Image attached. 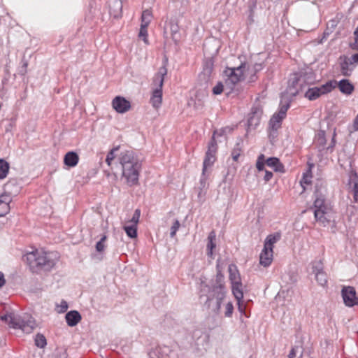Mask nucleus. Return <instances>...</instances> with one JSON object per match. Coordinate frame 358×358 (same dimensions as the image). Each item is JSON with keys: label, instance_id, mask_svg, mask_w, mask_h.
<instances>
[{"label": "nucleus", "instance_id": "46", "mask_svg": "<svg viewBox=\"0 0 358 358\" xmlns=\"http://www.w3.org/2000/svg\"><path fill=\"white\" fill-rule=\"evenodd\" d=\"M140 216H141V210L139 209H136L134 211V213L130 220V222L131 223V224L137 226V224L139 222Z\"/></svg>", "mask_w": 358, "mask_h": 358}, {"label": "nucleus", "instance_id": "59", "mask_svg": "<svg viewBox=\"0 0 358 358\" xmlns=\"http://www.w3.org/2000/svg\"><path fill=\"white\" fill-rule=\"evenodd\" d=\"M62 312H65L68 308V304L65 301L61 302Z\"/></svg>", "mask_w": 358, "mask_h": 358}, {"label": "nucleus", "instance_id": "39", "mask_svg": "<svg viewBox=\"0 0 358 358\" xmlns=\"http://www.w3.org/2000/svg\"><path fill=\"white\" fill-rule=\"evenodd\" d=\"M119 150V146L113 148L107 155L106 162L108 166L111 164L112 161L115 158V152Z\"/></svg>", "mask_w": 358, "mask_h": 358}, {"label": "nucleus", "instance_id": "51", "mask_svg": "<svg viewBox=\"0 0 358 358\" xmlns=\"http://www.w3.org/2000/svg\"><path fill=\"white\" fill-rule=\"evenodd\" d=\"M237 304H238V309L239 312L245 314V307L243 306V301L242 300L237 301Z\"/></svg>", "mask_w": 358, "mask_h": 358}, {"label": "nucleus", "instance_id": "16", "mask_svg": "<svg viewBox=\"0 0 358 358\" xmlns=\"http://www.w3.org/2000/svg\"><path fill=\"white\" fill-rule=\"evenodd\" d=\"M167 74V69L165 65L160 67L158 72L153 78L152 85L155 87L153 90H162L164 76Z\"/></svg>", "mask_w": 358, "mask_h": 358}, {"label": "nucleus", "instance_id": "8", "mask_svg": "<svg viewBox=\"0 0 358 358\" xmlns=\"http://www.w3.org/2000/svg\"><path fill=\"white\" fill-rule=\"evenodd\" d=\"M265 164L276 172H284V166L278 158L270 157L266 159L264 155L261 154L257 158L256 167L258 171H261L264 170Z\"/></svg>", "mask_w": 358, "mask_h": 358}, {"label": "nucleus", "instance_id": "53", "mask_svg": "<svg viewBox=\"0 0 358 358\" xmlns=\"http://www.w3.org/2000/svg\"><path fill=\"white\" fill-rule=\"evenodd\" d=\"M349 59L355 66L358 64V54H354L351 57H349Z\"/></svg>", "mask_w": 358, "mask_h": 358}, {"label": "nucleus", "instance_id": "33", "mask_svg": "<svg viewBox=\"0 0 358 358\" xmlns=\"http://www.w3.org/2000/svg\"><path fill=\"white\" fill-rule=\"evenodd\" d=\"M314 274L315 275V280L320 285L324 286L327 284V277L324 271Z\"/></svg>", "mask_w": 358, "mask_h": 358}, {"label": "nucleus", "instance_id": "24", "mask_svg": "<svg viewBox=\"0 0 358 358\" xmlns=\"http://www.w3.org/2000/svg\"><path fill=\"white\" fill-rule=\"evenodd\" d=\"M282 237V234L280 231H276L268 235L264 241V246H273L276 244Z\"/></svg>", "mask_w": 358, "mask_h": 358}, {"label": "nucleus", "instance_id": "30", "mask_svg": "<svg viewBox=\"0 0 358 358\" xmlns=\"http://www.w3.org/2000/svg\"><path fill=\"white\" fill-rule=\"evenodd\" d=\"M9 170V164L3 159H0V179L6 177Z\"/></svg>", "mask_w": 358, "mask_h": 358}, {"label": "nucleus", "instance_id": "45", "mask_svg": "<svg viewBox=\"0 0 358 358\" xmlns=\"http://www.w3.org/2000/svg\"><path fill=\"white\" fill-rule=\"evenodd\" d=\"M234 311V306L231 302L227 303L225 306L224 316L227 317H231Z\"/></svg>", "mask_w": 358, "mask_h": 358}, {"label": "nucleus", "instance_id": "11", "mask_svg": "<svg viewBox=\"0 0 358 358\" xmlns=\"http://www.w3.org/2000/svg\"><path fill=\"white\" fill-rule=\"evenodd\" d=\"M341 295L346 306L352 307L358 303V298L356 296V291L353 287H343Z\"/></svg>", "mask_w": 358, "mask_h": 358}, {"label": "nucleus", "instance_id": "55", "mask_svg": "<svg viewBox=\"0 0 358 358\" xmlns=\"http://www.w3.org/2000/svg\"><path fill=\"white\" fill-rule=\"evenodd\" d=\"M27 66H28L27 62H24L21 70L20 71V73L21 75L24 76L26 74Z\"/></svg>", "mask_w": 358, "mask_h": 358}, {"label": "nucleus", "instance_id": "15", "mask_svg": "<svg viewBox=\"0 0 358 358\" xmlns=\"http://www.w3.org/2000/svg\"><path fill=\"white\" fill-rule=\"evenodd\" d=\"M273 248H263L259 255V264L264 267H268L273 262Z\"/></svg>", "mask_w": 358, "mask_h": 358}, {"label": "nucleus", "instance_id": "37", "mask_svg": "<svg viewBox=\"0 0 358 358\" xmlns=\"http://www.w3.org/2000/svg\"><path fill=\"white\" fill-rule=\"evenodd\" d=\"M262 69V65L260 64H255L253 66H249L246 63V69L245 73L248 74H255L257 71H259Z\"/></svg>", "mask_w": 358, "mask_h": 358}, {"label": "nucleus", "instance_id": "22", "mask_svg": "<svg viewBox=\"0 0 358 358\" xmlns=\"http://www.w3.org/2000/svg\"><path fill=\"white\" fill-rule=\"evenodd\" d=\"M150 101L155 108H159L162 102V90H153Z\"/></svg>", "mask_w": 358, "mask_h": 358}, {"label": "nucleus", "instance_id": "19", "mask_svg": "<svg viewBox=\"0 0 358 358\" xmlns=\"http://www.w3.org/2000/svg\"><path fill=\"white\" fill-rule=\"evenodd\" d=\"M81 315L77 310H71L65 315L67 324L69 327H75L81 320Z\"/></svg>", "mask_w": 358, "mask_h": 358}, {"label": "nucleus", "instance_id": "7", "mask_svg": "<svg viewBox=\"0 0 358 358\" xmlns=\"http://www.w3.org/2000/svg\"><path fill=\"white\" fill-rule=\"evenodd\" d=\"M336 85V81L329 80L320 86L310 87L306 92L305 96L310 101L315 100L322 95L331 92Z\"/></svg>", "mask_w": 358, "mask_h": 358}, {"label": "nucleus", "instance_id": "42", "mask_svg": "<svg viewBox=\"0 0 358 358\" xmlns=\"http://www.w3.org/2000/svg\"><path fill=\"white\" fill-rule=\"evenodd\" d=\"M321 271H323V265L321 260L313 262L312 265V272L316 273Z\"/></svg>", "mask_w": 358, "mask_h": 358}, {"label": "nucleus", "instance_id": "47", "mask_svg": "<svg viewBox=\"0 0 358 358\" xmlns=\"http://www.w3.org/2000/svg\"><path fill=\"white\" fill-rule=\"evenodd\" d=\"M207 178L208 176H206V172L203 173V169H202V174L200 179V189L202 190L203 189H205L207 185Z\"/></svg>", "mask_w": 358, "mask_h": 358}, {"label": "nucleus", "instance_id": "5", "mask_svg": "<svg viewBox=\"0 0 358 358\" xmlns=\"http://www.w3.org/2000/svg\"><path fill=\"white\" fill-rule=\"evenodd\" d=\"M1 320L8 323L10 327L21 329L26 334L31 333L36 327L34 319L28 314L20 315L10 313L1 316Z\"/></svg>", "mask_w": 358, "mask_h": 358}, {"label": "nucleus", "instance_id": "34", "mask_svg": "<svg viewBox=\"0 0 358 358\" xmlns=\"http://www.w3.org/2000/svg\"><path fill=\"white\" fill-rule=\"evenodd\" d=\"M170 29L172 36V38L175 42H177L179 40V27L177 24H174L173 22L170 23Z\"/></svg>", "mask_w": 358, "mask_h": 358}, {"label": "nucleus", "instance_id": "13", "mask_svg": "<svg viewBox=\"0 0 358 358\" xmlns=\"http://www.w3.org/2000/svg\"><path fill=\"white\" fill-rule=\"evenodd\" d=\"M302 79L303 77L300 76L299 73H294L289 78L288 82V88L291 94L295 95L299 93V91L302 89Z\"/></svg>", "mask_w": 358, "mask_h": 358}, {"label": "nucleus", "instance_id": "14", "mask_svg": "<svg viewBox=\"0 0 358 358\" xmlns=\"http://www.w3.org/2000/svg\"><path fill=\"white\" fill-rule=\"evenodd\" d=\"M340 59L341 71L345 76H350L355 68V65L352 63L349 57L341 56Z\"/></svg>", "mask_w": 358, "mask_h": 358}, {"label": "nucleus", "instance_id": "58", "mask_svg": "<svg viewBox=\"0 0 358 358\" xmlns=\"http://www.w3.org/2000/svg\"><path fill=\"white\" fill-rule=\"evenodd\" d=\"M216 248H208L207 249V255L210 257V258H213V250L215 249Z\"/></svg>", "mask_w": 358, "mask_h": 358}, {"label": "nucleus", "instance_id": "32", "mask_svg": "<svg viewBox=\"0 0 358 358\" xmlns=\"http://www.w3.org/2000/svg\"><path fill=\"white\" fill-rule=\"evenodd\" d=\"M124 229L130 238H135L137 236V226L136 225H126L124 227Z\"/></svg>", "mask_w": 358, "mask_h": 358}, {"label": "nucleus", "instance_id": "17", "mask_svg": "<svg viewBox=\"0 0 358 358\" xmlns=\"http://www.w3.org/2000/svg\"><path fill=\"white\" fill-rule=\"evenodd\" d=\"M284 118L277 113H275L269 121L270 136L275 137L277 130L280 128L282 121Z\"/></svg>", "mask_w": 358, "mask_h": 358}, {"label": "nucleus", "instance_id": "57", "mask_svg": "<svg viewBox=\"0 0 358 358\" xmlns=\"http://www.w3.org/2000/svg\"><path fill=\"white\" fill-rule=\"evenodd\" d=\"M352 50L358 51V38H355V41L350 45Z\"/></svg>", "mask_w": 358, "mask_h": 358}, {"label": "nucleus", "instance_id": "41", "mask_svg": "<svg viewBox=\"0 0 358 358\" xmlns=\"http://www.w3.org/2000/svg\"><path fill=\"white\" fill-rule=\"evenodd\" d=\"M180 227V222L178 220H175L173 225L171 226V227L170 229L171 237L173 238L175 236V235L176 234V232L179 229Z\"/></svg>", "mask_w": 358, "mask_h": 358}, {"label": "nucleus", "instance_id": "61", "mask_svg": "<svg viewBox=\"0 0 358 358\" xmlns=\"http://www.w3.org/2000/svg\"><path fill=\"white\" fill-rule=\"evenodd\" d=\"M115 3L120 8V10H121V8H122V3L119 0H115Z\"/></svg>", "mask_w": 358, "mask_h": 358}, {"label": "nucleus", "instance_id": "6", "mask_svg": "<svg viewBox=\"0 0 358 358\" xmlns=\"http://www.w3.org/2000/svg\"><path fill=\"white\" fill-rule=\"evenodd\" d=\"M245 69L246 63H242L238 67L227 68L224 71L225 76H227L225 87L232 90L237 83L243 80Z\"/></svg>", "mask_w": 358, "mask_h": 358}, {"label": "nucleus", "instance_id": "4", "mask_svg": "<svg viewBox=\"0 0 358 358\" xmlns=\"http://www.w3.org/2000/svg\"><path fill=\"white\" fill-rule=\"evenodd\" d=\"M226 296V288L220 286L210 287L202 285L200 299L203 301L204 305L212 310L215 314H219L221 304Z\"/></svg>", "mask_w": 358, "mask_h": 358}, {"label": "nucleus", "instance_id": "38", "mask_svg": "<svg viewBox=\"0 0 358 358\" xmlns=\"http://www.w3.org/2000/svg\"><path fill=\"white\" fill-rule=\"evenodd\" d=\"M148 27V26H144V25L141 24V29H140V31H139V34H138L139 38H142L143 41L146 44L148 43V30H147Z\"/></svg>", "mask_w": 358, "mask_h": 358}, {"label": "nucleus", "instance_id": "60", "mask_svg": "<svg viewBox=\"0 0 358 358\" xmlns=\"http://www.w3.org/2000/svg\"><path fill=\"white\" fill-rule=\"evenodd\" d=\"M106 236H103L101 239L100 241H99L95 246H103V243L104 242V241L106 240Z\"/></svg>", "mask_w": 358, "mask_h": 358}, {"label": "nucleus", "instance_id": "12", "mask_svg": "<svg viewBox=\"0 0 358 358\" xmlns=\"http://www.w3.org/2000/svg\"><path fill=\"white\" fill-rule=\"evenodd\" d=\"M113 108L118 113H124L131 108L130 102L125 98L117 96L112 101Z\"/></svg>", "mask_w": 358, "mask_h": 358}, {"label": "nucleus", "instance_id": "27", "mask_svg": "<svg viewBox=\"0 0 358 358\" xmlns=\"http://www.w3.org/2000/svg\"><path fill=\"white\" fill-rule=\"evenodd\" d=\"M300 76L303 77V79H302V85L303 86V84H311L313 83L315 81V78L313 76V73L312 71H306L305 73H300Z\"/></svg>", "mask_w": 358, "mask_h": 358}, {"label": "nucleus", "instance_id": "1", "mask_svg": "<svg viewBox=\"0 0 358 358\" xmlns=\"http://www.w3.org/2000/svg\"><path fill=\"white\" fill-rule=\"evenodd\" d=\"M119 161L122 168V176L130 185H137L142 164L132 150L121 152Z\"/></svg>", "mask_w": 358, "mask_h": 358}, {"label": "nucleus", "instance_id": "54", "mask_svg": "<svg viewBox=\"0 0 358 358\" xmlns=\"http://www.w3.org/2000/svg\"><path fill=\"white\" fill-rule=\"evenodd\" d=\"M296 348H297V347H293L291 349V350H290V352H289V353L288 355V358H295L296 357Z\"/></svg>", "mask_w": 358, "mask_h": 358}, {"label": "nucleus", "instance_id": "20", "mask_svg": "<svg viewBox=\"0 0 358 358\" xmlns=\"http://www.w3.org/2000/svg\"><path fill=\"white\" fill-rule=\"evenodd\" d=\"M339 90L344 94L346 95H350L354 90L355 87L354 85L350 82L349 80L347 79H343L340 80L338 83Z\"/></svg>", "mask_w": 358, "mask_h": 358}, {"label": "nucleus", "instance_id": "23", "mask_svg": "<svg viewBox=\"0 0 358 358\" xmlns=\"http://www.w3.org/2000/svg\"><path fill=\"white\" fill-rule=\"evenodd\" d=\"M229 280L231 281V283H236L241 282V278L239 273L238 270L237 269V267L234 264H230L229 266Z\"/></svg>", "mask_w": 358, "mask_h": 358}, {"label": "nucleus", "instance_id": "29", "mask_svg": "<svg viewBox=\"0 0 358 358\" xmlns=\"http://www.w3.org/2000/svg\"><path fill=\"white\" fill-rule=\"evenodd\" d=\"M152 13L149 10H145L143 12L141 16V24L144 26H148L152 20Z\"/></svg>", "mask_w": 358, "mask_h": 358}, {"label": "nucleus", "instance_id": "21", "mask_svg": "<svg viewBox=\"0 0 358 358\" xmlns=\"http://www.w3.org/2000/svg\"><path fill=\"white\" fill-rule=\"evenodd\" d=\"M79 162L78 155L73 151L68 152L64 157V163L69 167L76 166Z\"/></svg>", "mask_w": 358, "mask_h": 358}, {"label": "nucleus", "instance_id": "9", "mask_svg": "<svg viewBox=\"0 0 358 358\" xmlns=\"http://www.w3.org/2000/svg\"><path fill=\"white\" fill-rule=\"evenodd\" d=\"M263 110L259 104L252 106L248 114V127L249 129H255L259 124Z\"/></svg>", "mask_w": 358, "mask_h": 358}, {"label": "nucleus", "instance_id": "36", "mask_svg": "<svg viewBox=\"0 0 358 358\" xmlns=\"http://www.w3.org/2000/svg\"><path fill=\"white\" fill-rule=\"evenodd\" d=\"M224 280V275L220 272H218L216 275L215 281L213 282L210 287L220 286L222 288H225Z\"/></svg>", "mask_w": 358, "mask_h": 358}, {"label": "nucleus", "instance_id": "49", "mask_svg": "<svg viewBox=\"0 0 358 358\" xmlns=\"http://www.w3.org/2000/svg\"><path fill=\"white\" fill-rule=\"evenodd\" d=\"M357 131H358V113L353 121L352 129L350 130V132Z\"/></svg>", "mask_w": 358, "mask_h": 358}, {"label": "nucleus", "instance_id": "50", "mask_svg": "<svg viewBox=\"0 0 358 358\" xmlns=\"http://www.w3.org/2000/svg\"><path fill=\"white\" fill-rule=\"evenodd\" d=\"M272 177L273 173L269 171L265 170V176L264 177L265 182H268L272 178Z\"/></svg>", "mask_w": 358, "mask_h": 358}, {"label": "nucleus", "instance_id": "2", "mask_svg": "<svg viewBox=\"0 0 358 358\" xmlns=\"http://www.w3.org/2000/svg\"><path fill=\"white\" fill-rule=\"evenodd\" d=\"M26 258L30 270L38 273L42 271H50L55 264L57 255L45 252L43 248H35L34 250L26 255Z\"/></svg>", "mask_w": 358, "mask_h": 358}, {"label": "nucleus", "instance_id": "10", "mask_svg": "<svg viewBox=\"0 0 358 358\" xmlns=\"http://www.w3.org/2000/svg\"><path fill=\"white\" fill-rule=\"evenodd\" d=\"M217 151V143L214 138H212V140L208 144V150L206 153V157L203 163V173L207 171V169L210 167L214 162L215 161V153Z\"/></svg>", "mask_w": 358, "mask_h": 358}, {"label": "nucleus", "instance_id": "35", "mask_svg": "<svg viewBox=\"0 0 358 358\" xmlns=\"http://www.w3.org/2000/svg\"><path fill=\"white\" fill-rule=\"evenodd\" d=\"M35 344L40 348H44L47 344L45 337L43 334H38L35 338Z\"/></svg>", "mask_w": 358, "mask_h": 358}, {"label": "nucleus", "instance_id": "52", "mask_svg": "<svg viewBox=\"0 0 358 358\" xmlns=\"http://www.w3.org/2000/svg\"><path fill=\"white\" fill-rule=\"evenodd\" d=\"M53 358H67V354L65 351H61L56 353Z\"/></svg>", "mask_w": 358, "mask_h": 358}, {"label": "nucleus", "instance_id": "18", "mask_svg": "<svg viewBox=\"0 0 358 358\" xmlns=\"http://www.w3.org/2000/svg\"><path fill=\"white\" fill-rule=\"evenodd\" d=\"M10 201L11 197L9 194L5 193L0 195V217H3L9 213Z\"/></svg>", "mask_w": 358, "mask_h": 358}, {"label": "nucleus", "instance_id": "43", "mask_svg": "<svg viewBox=\"0 0 358 358\" xmlns=\"http://www.w3.org/2000/svg\"><path fill=\"white\" fill-rule=\"evenodd\" d=\"M216 234L214 231L210 232L208 236V243L206 246H216Z\"/></svg>", "mask_w": 358, "mask_h": 358}, {"label": "nucleus", "instance_id": "3", "mask_svg": "<svg viewBox=\"0 0 358 358\" xmlns=\"http://www.w3.org/2000/svg\"><path fill=\"white\" fill-rule=\"evenodd\" d=\"M315 199L313 209L315 222L320 226L327 227L334 222L335 213L331 204L327 201L324 195L315 191Z\"/></svg>", "mask_w": 358, "mask_h": 358}, {"label": "nucleus", "instance_id": "48", "mask_svg": "<svg viewBox=\"0 0 358 358\" xmlns=\"http://www.w3.org/2000/svg\"><path fill=\"white\" fill-rule=\"evenodd\" d=\"M224 90V85L221 82L217 83V85L213 88V93L215 95L220 94Z\"/></svg>", "mask_w": 358, "mask_h": 358}, {"label": "nucleus", "instance_id": "56", "mask_svg": "<svg viewBox=\"0 0 358 358\" xmlns=\"http://www.w3.org/2000/svg\"><path fill=\"white\" fill-rule=\"evenodd\" d=\"M6 284V279L4 275L0 271V288H1Z\"/></svg>", "mask_w": 358, "mask_h": 358}, {"label": "nucleus", "instance_id": "62", "mask_svg": "<svg viewBox=\"0 0 358 358\" xmlns=\"http://www.w3.org/2000/svg\"><path fill=\"white\" fill-rule=\"evenodd\" d=\"M354 35L355 36V38H358V25L354 31Z\"/></svg>", "mask_w": 358, "mask_h": 358}, {"label": "nucleus", "instance_id": "44", "mask_svg": "<svg viewBox=\"0 0 358 358\" xmlns=\"http://www.w3.org/2000/svg\"><path fill=\"white\" fill-rule=\"evenodd\" d=\"M289 108V103H285V104L281 103L280 106V109H279L278 112L276 113L278 115H279L280 116H281V117L285 118L286 116V113Z\"/></svg>", "mask_w": 358, "mask_h": 358}, {"label": "nucleus", "instance_id": "26", "mask_svg": "<svg viewBox=\"0 0 358 358\" xmlns=\"http://www.w3.org/2000/svg\"><path fill=\"white\" fill-rule=\"evenodd\" d=\"M242 282L231 284L232 293L237 301L242 300L243 298V292L242 289Z\"/></svg>", "mask_w": 358, "mask_h": 358}, {"label": "nucleus", "instance_id": "28", "mask_svg": "<svg viewBox=\"0 0 358 358\" xmlns=\"http://www.w3.org/2000/svg\"><path fill=\"white\" fill-rule=\"evenodd\" d=\"M105 248H95L94 252H92V259L96 262L101 261L104 255Z\"/></svg>", "mask_w": 358, "mask_h": 358}, {"label": "nucleus", "instance_id": "40", "mask_svg": "<svg viewBox=\"0 0 358 358\" xmlns=\"http://www.w3.org/2000/svg\"><path fill=\"white\" fill-rule=\"evenodd\" d=\"M241 153V148L239 143H237L231 151V157L234 161H237Z\"/></svg>", "mask_w": 358, "mask_h": 358}, {"label": "nucleus", "instance_id": "31", "mask_svg": "<svg viewBox=\"0 0 358 358\" xmlns=\"http://www.w3.org/2000/svg\"><path fill=\"white\" fill-rule=\"evenodd\" d=\"M312 174L310 169H309L306 173L303 174V177L300 180V184L305 189L304 185H310L311 183Z\"/></svg>", "mask_w": 358, "mask_h": 358}, {"label": "nucleus", "instance_id": "25", "mask_svg": "<svg viewBox=\"0 0 358 358\" xmlns=\"http://www.w3.org/2000/svg\"><path fill=\"white\" fill-rule=\"evenodd\" d=\"M354 178L351 177L350 186V194L353 196L354 202L358 201V183L355 179L357 178L356 173L353 174Z\"/></svg>", "mask_w": 358, "mask_h": 358}]
</instances>
